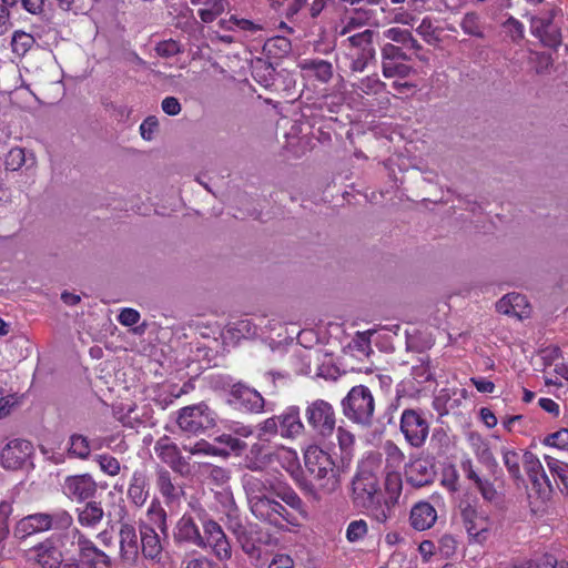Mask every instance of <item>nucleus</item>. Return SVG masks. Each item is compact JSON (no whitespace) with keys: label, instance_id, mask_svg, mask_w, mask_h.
I'll list each match as a JSON object with an SVG mask.
<instances>
[{"label":"nucleus","instance_id":"nucleus-1","mask_svg":"<svg viewBox=\"0 0 568 568\" xmlns=\"http://www.w3.org/2000/svg\"><path fill=\"white\" fill-rule=\"evenodd\" d=\"M242 486L247 496L250 507L255 501L274 495L285 503L286 506L298 513V515L307 516L305 504L297 493L288 485L277 481L271 476L244 474L242 476Z\"/></svg>","mask_w":568,"mask_h":568},{"label":"nucleus","instance_id":"nucleus-2","mask_svg":"<svg viewBox=\"0 0 568 568\" xmlns=\"http://www.w3.org/2000/svg\"><path fill=\"white\" fill-rule=\"evenodd\" d=\"M343 415L362 428H371L374 424L375 399L365 385L353 386L341 403Z\"/></svg>","mask_w":568,"mask_h":568},{"label":"nucleus","instance_id":"nucleus-3","mask_svg":"<svg viewBox=\"0 0 568 568\" xmlns=\"http://www.w3.org/2000/svg\"><path fill=\"white\" fill-rule=\"evenodd\" d=\"M73 523L72 516L67 510H57L54 513H37L23 517L17 523L14 536L24 539L33 534L48 530H63Z\"/></svg>","mask_w":568,"mask_h":568},{"label":"nucleus","instance_id":"nucleus-4","mask_svg":"<svg viewBox=\"0 0 568 568\" xmlns=\"http://www.w3.org/2000/svg\"><path fill=\"white\" fill-rule=\"evenodd\" d=\"M217 414L204 402L178 412L176 424L182 433L200 435L216 426Z\"/></svg>","mask_w":568,"mask_h":568},{"label":"nucleus","instance_id":"nucleus-5","mask_svg":"<svg viewBox=\"0 0 568 568\" xmlns=\"http://www.w3.org/2000/svg\"><path fill=\"white\" fill-rule=\"evenodd\" d=\"M276 498V496L270 495L266 498L255 501V504L250 507L252 514L257 519L266 521L276 528H283L285 525L297 526V513L292 508L288 510Z\"/></svg>","mask_w":568,"mask_h":568},{"label":"nucleus","instance_id":"nucleus-6","mask_svg":"<svg viewBox=\"0 0 568 568\" xmlns=\"http://www.w3.org/2000/svg\"><path fill=\"white\" fill-rule=\"evenodd\" d=\"M304 417L308 427L317 436L329 437L336 426V414L333 405L324 399L317 398L307 402L304 409Z\"/></svg>","mask_w":568,"mask_h":568},{"label":"nucleus","instance_id":"nucleus-7","mask_svg":"<svg viewBox=\"0 0 568 568\" xmlns=\"http://www.w3.org/2000/svg\"><path fill=\"white\" fill-rule=\"evenodd\" d=\"M399 429L412 447L420 448L428 437L429 424L420 410L406 408L400 415Z\"/></svg>","mask_w":568,"mask_h":568},{"label":"nucleus","instance_id":"nucleus-8","mask_svg":"<svg viewBox=\"0 0 568 568\" xmlns=\"http://www.w3.org/2000/svg\"><path fill=\"white\" fill-rule=\"evenodd\" d=\"M379 485L369 470L358 471L352 480V500L358 508L369 509L377 501Z\"/></svg>","mask_w":568,"mask_h":568},{"label":"nucleus","instance_id":"nucleus-9","mask_svg":"<svg viewBox=\"0 0 568 568\" xmlns=\"http://www.w3.org/2000/svg\"><path fill=\"white\" fill-rule=\"evenodd\" d=\"M460 519L470 540L483 544L489 535V521L486 516L478 513L469 500H460L458 505Z\"/></svg>","mask_w":568,"mask_h":568},{"label":"nucleus","instance_id":"nucleus-10","mask_svg":"<svg viewBox=\"0 0 568 568\" xmlns=\"http://www.w3.org/2000/svg\"><path fill=\"white\" fill-rule=\"evenodd\" d=\"M72 544L77 546L79 562L85 568H111L110 557L99 549L79 529L72 531Z\"/></svg>","mask_w":568,"mask_h":568},{"label":"nucleus","instance_id":"nucleus-11","mask_svg":"<svg viewBox=\"0 0 568 568\" xmlns=\"http://www.w3.org/2000/svg\"><path fill=\"white\" fill-rule=\"evenodd\" d=\"M229 403L239 410L251 414L264 412L265 399L256 389L244 383H235L230 390Z\"/></svg>","mask_w":568,"mask_h":568},{"label":"nucleus","instance_id":"nucleus-12","mask_svg":"<svg viewBox=\"0 0 568 568\" xmlns=\"http://www.w3.org/2000/svg\"><path fill=\"white\" fill-rule=\"evenodd\" d=\"M305 469L316 480H327L335 477L334 462L331 455L317 446H310L304 454Z\"/></svg>","mask_w":568,"mask_h":568},{"label":"nucleus","instance_id":"nucleus-13","mask_svg":"<svg viewBox=\"0 0 568 568\" xmlns=\"http://www.w3.org/2000/svg\"><path fill=\"white\" fill-rule=\"evenodd\" d=\"M33 455V445L31 442L16 438L10 440L1 450L0 458L4 468L20 469Z\"/></svg>","mask_w":568,"mask_h":568},{"label":"nucleus","instance_id":"nucleus-14","mask_svg":"<svg viewBox=\"0 0 568 568\" xmlns=\"http://www.w3.org/2000/svg\"><path fill=\"white\" fill-rule=\"evenodd\" d=\"M154 452L164 464L169 465L173 471L184 475L189 473L190 465L181 455L180 448L166 435L155 442Z\"/></svg>","mask_w":568,"mask_h":568},{"label":"nucleus","instance_id":"nucleus-15","mask_svg":"<svg viewBox=\"0 0 568 568\" xmlns=\"http://www.w3.org/2000/svg\"><path fill=\"white\" fill-rule=\"evenodd\" d=\"M62 488L69 498L81 503L94 497L98 484L90 474H81L68 476Z\"/></svg>","mask_w":568,"mask_h":568},{"label":"nucleus","instance_id":"nucleus-16","mask_svg":"<svg viewBox=\"0 0 568 568\" xmlns=\"http://www.w3.org/2000/svg\"><path fill=\"white\" fill-rule=\"evenodd\" d=\"M531 33L540 40L545 47L557 49L561 44V32L552 24V13L549 18H531Z\"/></svg>","mask_w":568,"mask_h":568},{"label":"nucleus","instance_id":"nucleus-17","mask_svg":"<svg viewBox=\"0 0 568 568\" xmlns=\"http://www.w3.org/2000/svg\"><path fill=\"white\" fill-rule=\"evenodd\" d=\"M405 477L413 487L429 485L436 477L435 466L428 459L418 458L406 466Z\"/></svg>","mask_w":568,"mask_h":568},{"label":"nucleus","instance_id":"nucleus-18","mask_svg":"<svg viewBox=\"0 0 568 568\" xmlns=\"http://www.w3.org/2000/svg\"><path fill=\"white\" fill-rule=\"evenodd\" d=\"M173 539L176 544L205 548V539L200 534L199 527L195 525L193 518L187 515L182 516L176 523Z\"/></svg>","mask_w":568,"mask_h":568},{"label":"nucleus","instance_id":"nucleus-19","mask_svg":"<svg viewBox=\"0 0 568 568\" xmlns=\"http://www.w3.org/2000/svg\"><path fill=\"white\" fill-rule=\"evenodd\" d=\"M280 435L283 438H296L304 433L305 426L301 420L300 408L288 406L277 415Z\"/></svg>","mask_w":568,"mask_h":568},{"label":"nucleus","instance_id":"nucleus-20","mask_svg":"<svg viewBox=\"0 0 568 568\" xmlns=\"http://www.w3.org/2000/svg\"><path fill=\"white\" fill-rule=\"evenodd\" d=\"M120 552L125 561H135L139 556V538L133 525L129 523L121 524L120 527Z\"/></svg>","mask_w":568,"mask_h":568},{"label":"nucleus","instance_id":"nucleus-21","mask_svg":"<svg viewBox=\"0 0 568 568\" xmlns=\"http://www.w3.org/2000/svg\"><path fill=\"white\" fill-rule=\"evenodd\" d=\"M32 551L34 552V560L42 568H60L63 561V556L60 549L54 545L51 539L37 545Z\"/></svg>","mask_w":568,"mask_h":568},{"label":"nucleus","instance_id":"nucleus-22","mask_svg":"<svg viewBox=\"0 0 568 568\" xmlns=\"http://www.w3.org/2000/svg\"><path fill=\"white\" fill-rule=\"evenodd\" d=\"M142 554L146 559H159L162 554L160 537L152 525L141 521L139 524Z\"/></svg>","mask_w":568,"mask_h":568},{"label":"nucleus","instance_id":"nucleus-23","mask_svg":"<svg viewBox=\"0 0 568 568\" xmlns=\"http://www.w3.org/2000/svg\"><path fill=\"white\" fill-rule=\"evenodd\" d=\"M436 519L437 511L433 505L427 501H419L415 504L410 509V526L418 531H423L433 527Z\"/></svg>","mask_w":568,"mask_h":568},{"label":"nucleus","instance_id":"nucleus-24","mask_svg":"<svg viewBox=\"0 0 568 568\" xmlns=\"http://www.w3.org/2000/svg\"><path fill=\"white\" fill-rule=\"evenodd\" d=\"M148 486L149 483L145 470L135 469L132 474L128 489V497L132 500L133 504L136 506H142L145 503L149 496Z\"/></svg>","mask_w":568,"mask_h":568},{"label":"nucleus","instance_id":"nucleus-25","mask_svg":"<svg viewBox=\"0 0 568 568\" xmlns=\"http://www.w3.org/2000/svg\"><path fill=\"white\" fill-rule=\"evenodd\" d=\"M298 65L322 83L329 82L334 74L332 63L323 59H305Z\"/></svg>","mask_w":568,"mask_h":568},{"label":"nucleus","instance_id":"nucleus-26","mask_svg":"<svg viewBox=\"0 0 568 568\" xmlns=\"http://www.w3.org/2000/svg\"><path fill=\"white\" fill-rule=\"evenodd\" d=\"M91 440L82 434H71L69 437V447L67 449L69 457L80 460H88L91 456Z\"/></svg>","mask_w":568,"mask_h":568},{"label":"nucleus","instance_id":"nucleus-27","mask_svg":"<svg viewBox=\"0 0 568 568\" xmlns=\"http://www.w3.org/2000/svg\"><path fill=\"white\" fill-rule=\"evenodd\" d=\"M156 485L168 501L178 500L182 494L181 487L173 484L170 471L164 468L158 470Z\"/></svg>","mask_w":568,"mask_h":568},{"label":"nucleus","instance_id":"nucleus-28","mask_svg":"<svg viewBox=\"0 0 568 568\" xmlns=\"http://www.w3.org/2000/svg\"><path fill=\"white\" fill-rule=\"evenodd\" d=\"M103 515L101 503L89 500L79 511L78 519L82 526L94 527L102 520Z\"/></svg>","mask_w":568,"mask_h":568},{"label":"nucleus","instance_id":"nucleus-29","mask_svg":"<svg viewBox=\"0 0 568 568\" xmlns=\"http://www.w3.org/2000/svg\"><path fill=\"white\" fill-rule=\"evenodd\" d=\"M547 466L562 494L568 496V464L546 456Z\"/></svg>","mask_w":568,"mask_h":568},{"label":"nucleus","instance_id":"nucleus-30","mask_svg":"<svg viewBox=\"0 0 568 568\" xmlns=\"http://www.w3.org/2000/svg\"><path fill=\"white\" fill-rule=\"evenodd\" d=\"M385 37L396 43H400L404 47L410 48L415 51L422 49V45L413 37L412 32L399 27H393L385 31Z\"/></svg>","mask_w":568,"mask_h":568},{"label":"nucleus","instance_id":"nucleus-31","mask_svg":"<svg viewBox=\"0 0 568 568\" xmlns=\"http://www.w3.org/2000/svg\"><path fill=\"white\" fill-rule=\"evenodd\" d=\"M373 37L374 31L369 29L348 37L347 41L349 42L352 52H365L366 50L375 52Z\"/></svg>","mask_w":568,"mask_h":568},{"label":"nucleus","instance_id":"nucleus-32","mask_svg":"<svg viewBox=\"0 0 568 568\" xmlns=\"http://www.w3.org/2000/svg\"><path fill=\"white\" fill-rule=\"evenodd\" d=\"M275 68L272 63L257 60L253 67V77L263 87L268 88L274 83Z\"/></svg>","mask_w":568,"mask_h":568},{"label":"nucleus","instance_id":"nucleus-33","mask_svg":"<svg viewBox=\"0 0 568 568\" xmlns=\"http://www.w3.org/2000/svg\"><path fill=\"white\" fill-rule=\"evenodd\" d=\"M465 34L483 39L485 37L480 18L476 12H467L460 22Z\"/></svg>","mask_w":568,"mask_h":568},{"label":"nucleus","instance_id":"nucleus-34","mask_svg":"<svg viewBox=\"0 0 568 568\" xmlns=\"http://www.w3.org/2000/svg\"><path fill=\"white\" fill-rule=\"evenodd\" d=\"M183 449L192 455L229 456V452L225 448H219L204 439L196 442L193 446L183 445Z\"/></svg>","mask_w":568,"mask_h":568},{"label":"nucleus","instance_id":"nucleus-35","mask_svg":"<svg viewBox=\"0 0 568 568\" xmlns=\"http://www.w3.org/2000/svg\"><path fill=\"white\" fill-rule=\"evenodd\" d=\"M402 488L403 483L399 474H388L385 479V490L387 494V499L385 501H388L392 505H396L402 494Z\"/></svg>","mask_w":568,"mask_h":568},{"label":"nucleus","instance_id":"nucleus-36","mask_svg":"<svg viewBox=\"0 0 568 568\" xmlns=\"http://www.w3.org/2000/svg\"><path fill=\"white\" fill-rule=\"evenodd\" d=\"M27 162L26 151L22 148H12L6 155L4 169L6 171L14 172L20 170Z\"/></svg>","mask_w":568,"mask_h":568},{"label":"nucleus","instance_id":"nucleus-37","mask_svg":"<svg viewBox=\"0 0 568 568\" xmlns=\"http://www.w3.org/2000/svg\"><path fill=\"white\" fill-rule=\"evenodd\" d=\"M256 434L260 440H270L271 437L280 435L277 415L266 418L257 424Z\"/></svg>","mask_w":568,"mask_h":568},{"label":"nucleus","instance_id":"nucleus-38","mask_svg":"<svg viewBox=\"0 0 568 568\" xmlns=\"http://www.w3.org/2000/svg\"><path fill=\"white\" fill-rule=\"evenodd\" d=\"M94 462H97L100 466V469L109 476H116L121 471L120 462L110 454L95 455Z\"/></svg>","mask_w":568,"mask_h":568},{"label":"nucleus","instance_id":"nucleus-39","mask_svg":"<svg viewBox=\"0 0 568 568\" xmlns=\"http://www.w3.org/2000/svg\"><path fill=\"white\" fill-rule=\"evenodd\" d=\"M399 60L383 61L382 71L385 78L400 77L406 78L412 71V67L398 62Z\"/></svg>","mask_w":568,"mask_h":568},{"label":"nucleus","instance_id":"nucleus-40","mask_svg":"<svg viewBox=\"0 0 568 568\" xmlns=\"http://www.w3.org/2000/svg\"><path fill=\"white\" fill-rule=\"evenodd\" d=\"M384 87L385 83L382 82L376 74L363 78L357 83L353 84V88L365 94H377L384 89Z\"/></svg>","mask_w":568,"mask_h":568},{"label":"nucleus","instance_id":"nucleus-41","mask_svg":"<svg viewBox=\"0 0 568 568\" xmlns=\"http://www.w3.org/2000/svg\"><path fill=\"white\" fill-rule=\"evenodd\" d=\"M412 376L419 384L434 379V373L430 368L428 357L419 358V363L412 367Z\"/></svg>","mask_w":568,"mask_h":568},{"label":"nucleus","instance_id":"nucleus-42","mask_svg":"<svg viewBox=\"0 0 568 568\" xmlns=\"http://www.w3.org/2000/svg\"><path fill=\"white\" fill-rule=\"evenodd\" d=\"M349 70L352 72H363L368 62L375 58V52L366 50L365 52H351Z\"/></svg>","mask_w":568,"mask_h":568},{"label":"nucleus","instance_id":"nucleus-43","mask_svg":"<svg viewBox=\"0 0 568 568\" xmlns=\"http://www.w3.org/2000/svg\"><path fill=\"white\" fill-rule=\"evenodd\" d=\"M503 459H504V464H505L509 475L514 479H520L521 478L520 466H519L520 457H519L518 453H516L515 450L504 449Z\"/></svg>","mask_w":568,"mask_h":568},{"label":"nucleus","instance_id":"nucleus-44","mask_svg":"<svg viewBox=\"0 0 568 568\" xmlns=\"http://www.w3.org/2000/svg\"><path fill=\"white\" fill-rule=\"evenodd\" d=\"M368 531L367 523L364 519L353 520L346 529V539L349 542H356L363 539Z\"/></svg>","mask_w":568,"mask_h":568},{"label":"nucleus","instance_id":"nucleus-45","mask_svg":"<svg viewBox=\"0 0 568 568\" xmlns=\"http://www.w3.org/2000/svg\"><path fill=\"white\" fill-rule=\"evenodd\" d=\"M148 515L153 525H155L163 535H168L166 513L159 504H152Z\"/></svg>","mask_w":568,"mask_h":568},{"label":"nucleus","instance_id":"nucleus-46","mask_svg":"<svg viewBox=\"0 0 568 568\" xmlns=\"http://www.w3.org/2000/svg\"><path fill=\"white\" fill-rule=\"evenodd\" d=\"M203 529H204L203 538L205 539V547L213 541H219V539L224 538V536H225V532L223 531L220 524L212 519H209L204 523Z\"/></svg>","mask_w":568,"mask_h":568},{"label":"nucleus","instance_id":"nucleus-47","mask_svg":"<svg viewBox=\"0 0 568 568\" xmlns=\"http://www.w3.org/2000/svg\"><path fill=\"white\" fill-rule=\"evenodd\" d=\"M355 16L349 17L347 19L346 24L344 26L341 34L344 36L351 32L353 29L363 26L367 20L371 19V16L364 10L363 7H358L354 9Z\"/></svg>","mask_w":568,"mask_h":568},{"label":"nucleus","instance_id":"nucleus-48","mask_svg":"<svg viewBox=\"0 0 568 568\" xmlns=\"http://www.w3.org/2000/svg\"><path fill=\"white\" fill-rule=\"evenodd\" d=\"M529 479L532 484V488L537 490L540 497L548 498L550 496L552 491V486L546 473H541L539 475H536L535 478Z\"/></svg>","mask_w":568,"mask_h":568},{"label":"nucleus","instance_id":"nucleus-49","mask_svg":"<svg viewBox=\"0 0 568 568\" xmlns=\"http://www.w3.org/2000/svg\"><path fill=\"white\" fill-rule=\"evenodd\" d=\"M542 443L548 446H552L556 448H567L568 447V428H561L558 432L547 435Z\"/></svg>","mask_w":568,"mask_h":568},{"label":"nucleus","instance_id":"nucleus-50","mask_svg":"<svg viewBox=\"0 0 568 568\" xmlns=\"http://www.w3.org/2000/svg\"><path fill=\"white\" fill-rule=\"evenodd\" d=\"M503 28L513 42H519L524 38V24L511 16L503 23Z\"/></svg>","mask_w":568,"mask_h":568},{"label":"nucleus","instance_id":"nucleus-51","mask_svg":"<svg viewBox=\"0 0 568 568\" xmlns=\"http://www.w3.org/2000/svg\"><path fill=\"white\" fill-rule=\"evenodd\" d=\"M524 465L529 478H535L536 475L545 473L540 460L530 452H525Z\"/></svg>","mask_w":568,"mask_h":568},{"label":"nucleus","instance_id":"nucleus-52","mask_svg":"<svg viewBox=\"0 0 568 568\" xmlns=\"http://www.w3.org/2000/svg\"><path fill=\"white\" fill-rule=\"evenodd\" d=\"M535 71L537 74H548L554 65V59L549 53L536 52L535 53Z\"/></svg>","mask_w":568,"mask_h":568},{"label":"nucleus","instance_id":"nucleus-53","mask_svg":"<svg viewBox=\"0 0 568 568\" xmlns=\"http://www.w3.org/2000/svg\"><path fill=\"white\" fill-rule=\"evenodd\" d=\"M215 442L226 446L227 448H225V449L229 453L230 452L240 453L246 447V444L243 440H241L230 434L220 435L219 437L215 438Z\"/></svg>","mask_w":568,"mask_h":568},{"label":"nucleus","instance_id":"nucleus-54","mask_svg":"<svg viewBox=\"0 0 568 568\" xmlns=\"http://www.w3.org/2000/svg\"><path fill=\"white\" fill-rule=\"evenodd\" d=\"M156 52L160 57L170 58L182 52V48L175 40L162 41L156 45Z\"/></svg>","mask_w":568,"mask_h":568},{"label":"nucleus","instance_id":"nucleus-55","mask_svg":"<svg viewBox=\"0 0 568 568\" xmlns=\"http://www.w3.org/2000/svg\"><path fill=\"white\" fill-rule=\"evenodd\" d=\"M382 59L383 61H393V60H408V55L403 51L402 48L394 45L392 43H386L382 49Z\"/></svg>","mask_w":568,"mask_h":568},{"label":"nucleus","instance_id":"nucleus-56","mask_svg":"<svg viewBox=\"0 0 568 568\" xmlns=\"http://www.w3.org/2000/svg\"><path fill=\"white\" fill-rule=\"evenodd\" d=\"M210 546L213 548L215 556L220 560H227L231 558L232 549L226 538V535L224 536V538L219 539V541L211 542Z\"/></svg>","mask_w":568,"mask_h":568},{"label":"nucleus","instance_id":"nucleus-57","mask_svg":"<svg viewBox=\"0 0 568 568\" xmlns=\"http://www.w3.org/2000/svg\"><path fill=\"white\" fill-rule=\"evenodd\" d=\"M158 128V119L155 116H148L140 125V134L144 140L151 141Z\"/></svg>","mask_w":568,"mask_h":568},{"label":"nucleus","instance_id":"nucleus-58","mask_svg":"<svg viewBox=\"0 0 568 568\" xmlns=\"http://www.w3.org/2000/svg\"><path fill=\"white\" fill-rule=\"evenodd\" d=\"M535 568H568V561H559L552 555L546 554L536 561Z\"/></svg>","mask_w":568,"mask_h":568},{"label":"nucleus","instance_id":"nucleus-59","mask_svg":"<svg viewBox=\"0 0 568 568\" xmlns=\"http://www.w3.org/2000/svg\"><path fill=\"white\" fill-rule=\"evenodd\" d=\"M140 313L136 310L126 307L120 312L118 321L123 326H133L140 321Z\"/></svg>","mask_w":568,"mask_h":568},{"label":"nucleus","instance_id":"nucleus-60","mask_svg":"<svg viewBox=\"0 0 568 568\" xmlns=\"http://www.w3.org/2000/svg\"><path fill=\"white\" fill-rule=\"evenodd\" d=\"M161 108L164 113L171 116L178 115L182 110L181 103L175 97L164 98L162 100Z\"/></svg>","mask_w":568,"mask_h":568},{"label":"nucleus","instance_id":"nucleus-61","mask_svg":"<svg viewBox=\"0 0 568 568\" xmlns=\"http://www.w3.org/2000/svg\"><path fill=\"white\" fill-rule=\"evenodd\" d=\"M484 499L493 501L497 497V490L494 485L487 479H478L476 485Z\"/></svg>","mask_w":568,"mask_h":568},{"label":"nucleus","instance_id":"nucleus-62","mask_svg":"<svg viewBox=\"0 0 568 568\" xmlns=\"http://www.w3.org/2000/svg\"><path fill=\"white\" fill-rule=\"evenodd\" d=\"M209 477L214 483L223 485L230 479V471L220 466H211Z\"/></svg>","mask_w":568,"mask_h":568},{"label":"nucleus","instance_id":"nucleus-63","mask_svg":"<svg viewBox=\"0 0 568 568\" xmlns=\"http://www.w3.org/2000/svg\"><path fill=\"white\" fill-rule=\"evenodd\" d=\"M496 310L500 314L516 317L515 307L509 294H506L496 303Z\"/></svg>","mask_w":568,"mask_h":568},{"label":"nucleus","instance_id":"nucleus-64","mask_svg":"<svg viewBox=\"0 0 568 568\" xmlns=\"http://www.w3.org/2000/svg\"><path fill=\"white\" fill-rule=\"evenodd\" d=\"M268 568H294V560L284 554L274 556Z\"/></svg>","mask_w":568,"mask_h":568}]
</instances>
